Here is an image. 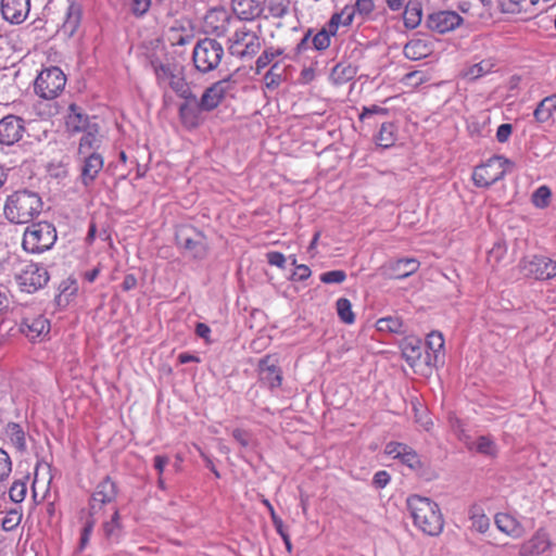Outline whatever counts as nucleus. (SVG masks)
Wrapping results in <instances>:
<instances>
[{"label":"nucleus","mask_w":556,"mask_h":556,"mask_svg":"<svg viewBox=\"0 0 556 556\" xmlns=\"http://www.w3.org/2000/svg\"><path fill=\"white\" fill-rule=\"evenodd\" d=\"M427 346L433 353L434 362L438 361L444 348V338L441 332L432 331L427 339Z\"/></svg>","instance_id":"obj_44"},{"label":"nucleus","mask_w":556,"mask_h":556,"mask_svg":"<svg viewBox=\"0 0 556 556\" xmlns=\"http://www.w3.org/2000/svg\"><path fill=\"white\" fill-rule=\"evenodd\" d=\"M137 286V278L134 274H128L124 277V280L122 282V289L124 291H129Z\"/></svg>","instance_id":"obj_62"},{"label":"nucleus","mask_w":556,"mask_h":556,"mask_svg":"<svg viewBox=\"0 0 556 556\" xmlns=\"http://www.w3.org/2000/svg\"><path fill=\"white\" fill-rule=\"evenodd\" d=\"M22 521V513L11 509L2 519L1 527L4 531H13Z\"/></svg>","instance_id":"obj_46"},{"label":"nucleus","mask_w":556,"mask_h":556,"mask_svg":"<svg viewBox=\"0 0 556 556\" xmlns=\"http://www.w3.org/2000/svg\"><path fill=\"white\" fill-rule=\"evenodd\" d=\"M330 45L331 38L329 37V34H327L326 30L320 29L312 38V47L316 51H325L330 47Z\"/></svg>","instance_id":"obj_49"},{"label":"nucleus","mask_w":556,"mask_h":556,"mask_svg":"<svg viewBox=\"0 0 556 556\" xmlns=\"http://www.w3.org/2000/svg\"><path fill=\"white\" fill-rule=\"evenodd\" d=\"M185 101L179 105L178 116L182 126L189 130L200 127L205 121L206 109L201 106L198 97L190 90V94L180 96Z\"/></svg>","instance_id":"obj_12"},{"label":"nucleus","mask_w":556,"mask_h":556,"mask_svg":"<svg viewBox=\"0 0 556 556\" xmlns=\"http://www.w3.org/2000/svg\"><path fill=\"white\" fill-rule=\"evenodd\" d=\"M384 452L387 455L394 459H399L403 465L413 470H417L422 467L419 455L407 444L401 442H389L386 445Z\"/></svg>","instance_id":"obj_17"},{"label":"nucleus","mask_w":556,"mask_h":556,"mask_svg":"<svg viewBox=\"0 0 556 556\" xmlns=\"http://www.w3.org/2000/svg\"><path fill=\"white\" fill-rule=\"evenodd\" d=\"M473 448L476 452L486 456H495L497 451L494 440L489 435L479 437Z\"/></svg>","instance_id":"obj_41"},{"label":"nucleus","mask_w":556,"mask_h":556,"mask_svg":"<svg viewBox=\"0 0 556 556\" xmlns=\"http://www.w3.org/2000/svg\"><path fill=\"white\" fill-rule=\"evenodd\" d=\"M552 193L548 187L541 186L532 194V203L540 208L547 206Z\"/></svg>","instance_id":"obj_47"},{"label":"nucleus","mask_w":556,"mask_h":556,"mask_svg":"<svg viewBox=\"0 0 556 556\" xmlns=\"http://www.w3.org/2000/svg\"><path fill=\"white\" fill-rule=\"evenodd\" d=\"M117 495V488L115 483L111 480L110 477H105L101 482L96 486L94 492L91 495L89 501V514L91 517L100 514L105 507H109L111 510L112 506H115L113 503Z\"/></svg>","instance_id":"obj_13"},{"label":"nucleus","mask_w":556,"mask_h":556,"mask_svg":"<svg viewBox=\"0 0 556 556\" xmlns=\"http://www.w3.org/2000/svg\"><path fill=\"white\" fill-rule=\"evenodd\" d=\"M65 125L67 130L72 134L81 131L85 132L91 128L97 127L96 124L89 123L88 115L85 114L83 110L75 103H72L68 106V114L66 116Z\"/></svg>","instance_id":"obj_23"},{"label":"nucleus","mask_w":556,"mask_h":556,"mask_svg":"<svg viewBox=\"0 0 556 556\" xmlns=\"http://www.w3.org/2000/svg\"><path fill=\"white\" fill-rule=\"evenodd\" d=\"M402 355L405 361L414 366L422 355V342L418 338H406L401 344Z\"/></svg>","instance_id":"obj_31"},{"label":"nucleus","mask_w":556,"mask_h":556,"mask_svg":"<svg viewBox=\"0 0 556 556\" xmlns=\"http://www.w3.org/2000/svg\"><path fill=\"white\" fill-rule=\"evenodd\" d=\"M519 269L526 278L549 280L556 277V261L545 255L526 256L520 260Z\"/></svg>","instance_id":"obj_9"},{"label":"nucleus","mask_w":556,"mask_h":556,"mask_svg":"<svg viewBox=\"0 0 556 556\" xmlns=\"http://www.w3.org/2000/svg\"><path fill=\"white\" fill-rule=\"evenodd\" d=\"M420 266L417 258L404 257L391 260L382 266L383 274L391 279H405L415 274Z\"/></svg>","instance_id":"obj_18"},{"label":"nucleus","mask_w":556,"mask_h":556,"mask_svg":"<svg viewBox=\"0 0 556 556\" xmlns=\"http://www.w3.org/2000/svg\"><path fill=\"white\" fill-rule=\"evenodd\" d=\"M351 7L355 9V13L367 16L374 11L375 3L374 0H356L355 4Z\"/></svg>","instance_id":"obj_57"},{"label":"nucleus","mask_w":556,"mask_h":556,"mask_svg":"<svg viewBox=\"0 0 556 556\" xmlns=\"http://www.w3.org/2000/svg\"><path fill=\"white\" fill-rule=\"evenodd\" d=\"M290 0H266L265 10L274 18H282L289 13Z\"/></svg>","instance_id":"obj_38"},{"label":"nucleus","mask_w":556,"mask_h":556,"mask_svg":"<svg viewBox=\"0 0 556 556\" xmlns=\"http://www.w3.org/2000/svg\"><path fill=\"white\" fill-rule=\"evenodd\" d=\"M229 52L241 60L254 58L261 49L260 36L245 26L239 27L229 38Z\"/></svg>","instance_id":"obj_7"},{"label":"nucleus","mask_w":556,"mask_h":556,"mask_svg":"<svg viewBox=\"0 0 556 556\" xmlns=\"http://www.w3.org/2000/svg\"><path fill=\"white\" fill-rule=\"evenodd\" d=\"M513 132V126L510 124H502L496 130V139L498 142H506Z\"/></svg>","instance_id":"obj_61"},{"label":"nucleus","mask_w":556,"mask_h":556,"mask_svg":"<svg viewBox=\"0 0 556 556\" xmlns=\"http://www.w3.org/2000/svg\"><path fill=\"white\" fill-rule=\"evenodd\" d=\"M66 85V76L58 66L42 70L35 80V92L42 99L56 98Z\"/></svg>","instance_id":"obj_8"},{"label":"nucleus","mask_w":556,"mask_h":556,"mask_svg":"<svg viewBox=\"0 0 556 556\" xmlns=\"http://www.w3.org/2000/svg\"><path fill=\"white\" fill-rule=\"evenodd\" d=\"M396 140L395 126L393 123H383L376 137L377 143L382 148H389Z\"/></svg>","instance_id":"obj_37"},{"label":"nucleus","mask_w":556,"mask_h":556,"mask_svg":"<svg viewBox=\"0 0 556 556\" xmlns=\"http://www.w3.org/2000/svg\"><path fill=\"white\" fill-rule=\"evenodd\" d=\"M141 49L147 61L146 68L153 73L159 88L170 89L178 97L190 94L191 87L186 79L184 67L173 62L165 42L160 37L144 43Z\"/></svg>","instance_id":"obj_1"},{"label":"nucleus","mask_w":556,"mask_h":556,"mask_svg":"<svg viewBox=\"0 0 556 556\" xmlns=\"http://www.w3.org/2000/svg\"><path fill=\"white\" fill-rule=\"evenodd\" d=\"M422 20L421 4L417 1H409L404 9L403 21L406 28H416Z\"/></svg>","instance_id":"obj_34"},{"label":"nucleus","mask_w":556,"mask_h":556,"mask_svg":"<svg viewBox=\"0 0 556 556\" xmlns=\"http://www.w3.org/2000/svg\"><path fill=\"white\" fill-rule=\"evenodd\" d=\"M432 52L431 43L425 39L415 38L410 39L403 49L404 55L413 61H418L427 58Z\"/></svg>","instance_id":"obj_29"},{"label":"nucleus","mask_w":556,"mask_h":556,"mask_svg":"<svg viewBox=\"0 0 556 556\" xmlns=\"http://www.w3.org/2000/svg\"><path fill=\"white\" fill-rule=\"evenodd\" d=\"M83 16L81 5L75 1L68 0V5L65 12V18L62 25V31L73 37L78 30Z\"/></svg>","instance_id":"obj_25"},{"label":"nucleus","mask_w":556,"mask_h":556,"mask_svg":"<svg viewBox=\"0 0 556 556\" xmlns=\"http://www.w3.org/2000/svg\"><path fill=\"white\" fill-rule=\"evenodd\" d=\"M232 437L236 441H238L242 446H248L249 445V440L247 438V432L242 429H235L232 431Z\"/></svg>","instance_id":"obj_64"},{"label":"nucleus","mask_w":556,"mask_h":556,"mask_svg":"<svg viewBox=\"0 0 556 556\" xmlns=\"http://www.w3.org/2000/svg\"><path fill=\"white\" fill-rule=\"evenodd\" d=\"M42 206L43 202L37 192L23 189L8 195L3 213L12 224H27L41 213Z\"/></svg>","instance_id":"obj_3"},{"label":"nucleus","mask_w":556,"mask_h":556,"mask_svg":"<svg viewBox=\"0 0 556 556\" xmlns=\"http://www.w3.org/2000/svg\"><path fill=\"white\" fill-rule=\"evenodd\" d=\"M205 26L207 31H211L217 36H222L226 33L227 29V17L224 12L219 11H211L205 16Z\"/></svg>","instance_id":"obj_35"},{"label":"nucleus","mask_w":556,"mask_h":556,"mask_svg":"<svg viewBox=\"0 0 556 556\" xmlns=\"http://www.w3.org/2000/svg\"><path fill=\"white\" fill-rule=\"evenodd\" d=\"M109 520L103 521V535L110 543H117L123 535V526L119 520V513L116 506L111 507Z\"/></svg>","instance_id":"obj_28"},{"label":"nucleus","mask_w":556,"mask_h":556,"mask_svg":"<svg viewBox=\"0 0 556 556\" xmlns=\"http://www.w3.org/2000/svg\"><path fill=\"white\" fill-rule=\"evenodd\" d=\"M320 281L327 285L342 283L346 279V273L342 269H336L323 273L320 275Z\"/></svg>","instance_id":"obj_51"},{"label":"nucleus","mask_w":556,"mask_h":556,"mask_svg":"<svg viewBox=\"0 0 556 556\" xmlns=\"http://www.w3.org/2000/svg\"><path fill=\"white\" fill-rule=\"evenodd\" d=\"M552 546L547 531L540 528L535 533L519 546V556H539Z\"/></svg>","instance_id":"obj_21"},{"label":"nucleus","mask_w":556,"mask_h":556,"mask_svg":"<svg viewBox=\"0 0 556 556\" xmlns=\"http://www.w3.org/2000/svg\"><path fill=\"white\" fill-rule=\"evenodd\" d=\"M25 131L24 121L15 115H7L0 119V143L13 146L18 142Z\"/></svg>","instance_id":"obj_16"},{"label":"nucleus","mask_w":556,"mask_h":556,"mask_svg":"<svg viewBox=\"0 0 556 556\" xmlns=\"http://www.w3.org/2000/svg\"><path fill=\"white\" fill-rule=\"evenodd\" d=\"M376 114L377 115H388L389 110L387 108H382V106L372 104L370 106H364L358 117L361 121H364V119L369 118Z\"/></svg>","instance_id":"obj_55"},{"label":"nucleus","mask_w":556,"mask_h":556,"mask_svg":"<svg viewBox=\"0 0 556 556\" xmlns=\"http://www.w3.org/2000/svg\"><path fill=\"white\" fill-rule=\"evenodd\" d=\"M12 471V460L10 455L0 448V482L5 481Z\"/></svg>","instance_id":"obj_52"},{"label":"nucleus","mask_w":556,"mask_h":556,"mask_svg":"<svg viewBox=\"0 0 556 556\" xmlns=\"http://www.w3.org/2000/svg\"><path fill=\"white\" fill-rule=\"evenodd\" d=\"M20 330L30 340H36L49 333L50 321L43 315L24 316L20 324Z\"/></svg>","instance_id":"obj_22"},{"label":"nucleus","mask_w":556,"mask_h":556,"mask_svg":"<svg viewBox=\"0 0 556 556\" xmlns=\"http://www.w3.org/2000/svg\"><path fill=\"white\" fill-rule=\"evenodd\" d=\"M278 68H279V63L276 62L271 65L269 71L264 75L265 85L268 89H276L282 81L281 74L277 73Z\"/></svg>","instance_id":"obj_48"},{"label":"nucleus","mask_w":556,"mask_h":556,"mask_svg":"<svg viewBox=\"0 0 556 556\" xmlns=\"http://www.w3.org/2000/svg\"><path fill=\"white\" fill-rule=\"evenodd\" d=\"M224 54V47L219 41L213 38H203L193 47L192 61L195 70L205 74L218 67Z\"/></svg>","instance_id":"obj_4"},{"label":"nucleus","mask_w":556,"mask_h":556,"mask_svg":"<svg viewBox=\"0 0 556 556\" xmlns=\"http://www.w3.org/2000/svg\"><path fill=\"white\" fill-rule=\"evenodd\" d=\"M231 8L233 13L242 21H252L263 11L257 0H231Z\"/></svg>","instance_id":"obj_26"},{"label":"nucleus","mask_w":556,"mask_h":556,"mask_svg":"<svg viewBox=\"0 0 556 556\" xmlns=\"http://www.w3.org/2000/svg\"><path fill=\"white\" fill-rule=\"evenodd\" d=\"M406 504L414 525L425 534L437 536L443 531V516L435 502L415 494L407 498Z\"/></svg>","instance_id":"obj_2"},{"label":"nucleus","mask_w":556,"mask_h":556,"mask_svg":"<svg viewBox=\"0 0 556 556\" xmlns=\"http://www.w3.org/2000/svg\"><path fill=\"white\" fill-rule=\"evenodd\" d=\"M513 167L514 163L507 157L503 155H494L485 163L473 169V184L479 188H489L493 184L503 179L506 173Z\"/></svg>","instance_id":"obj_6"},{"label":"nucleus","mask_w":556,"mask_h":556,"mask_svg":"<svg viewBox=\"0 0 556 556\" xmlns=\"http://www.w3.org/2000/svg\"><path fill=\"white\" fill-rule=\"evenodd\" d=\"M337 313L340 320L346 325L355 321V314L352 311L351 301L346 298H339L336 302Z\"/></svg>","instance_id":"obj_39"},{"label":"nucleus","mask_w":556,"mask_h":556,"mask_svg":"<svg viewBox=\"0 0 556 556\" xmlns=\"http://www.w3.org/2000/svg\"><path fill=\"white\" fill-rule=\"evenodd\" d=\"M102 140L98 136V128H91L84 132L79 140L78 156L89 155L99 152Z\"/></svg>","instance_id":"obj_30"},{"label":"nucleus","mask_w":556,"mask_h":556,"mask_svg":"<svg viewBox=\"0 0 556 556\" xmlns=\"http://www.w3.org/2000/svg\"><path fill=\"white\" fill-rule=\"evenodd\" d=\"M355 9L350 5H345L340 12L331 15V17L334 21L337 20V23L342 26H350L353 23Z\"/></svg>","instance_id":"obj_50"},{"label":"nucleus","mask_w":556,"mask_h":556,"mask_svg":"<svg viewBox=\"0 0 556 556\" xmlns=\"http://www.w3.org/2000/svg\"><path fill=\"white\" fill-rule=\"evenodd\" d=\"M270 356L266 355L258 362L260 380L269 389H277L281 386V370L275 365L269 364Z\"/></svg>","instance_id":"obj_24"},{"label":"nucleus","mask_w":556,"mask_h":556,"mask_svg":"<svg viewBox=\"0 0 556 556\" xmlns=\"http://www.w3.org/2000/svg\"><path fill=\"white\" fill-rule=\"evenodd\" d=\"M5 434L17 451L24 452L26 450L25 431L20 424L9 422L5 427Z\"/></svg>","instance_id":"obj_36"},{"label":"nucleus","mask_w":556,"mask_h":556,"mask_svg":"<svg viewBox=\"0 0 556 556\" xmlns=\"http://www.w3.org/2000/svg\"><path fill=\"white\" fill-rule=\"evenodd\" d=\"M1 13L5 21L18 25L23 23L30 10V0H1Z\"/></svg>","instance_id":"obj_20"},{"label":"nucleus","mask_w":556,"mask_h":556,"mask_svg":"<svg viewBox=\"0 0 556 556\" xmlns=\"http://www.w3.org/2000/svg\"><path fill=\"white\" fill-rule=\"evenodd\" d=\"M28 477H25L24 479L15 480L10 490H9V496L10 500L16 504L22 503L25 500L26 493H27V485L26 480Z\"/></svg>","instance_id":"obj_43"},{"label":"nucleus","mask_w":556,"mask_h":556,"mask_svg":"<svg viewBox=\"0 0 556 556\" xmlns=\"http://www.w3.org/2000/svg\"><path fill=\"white\" fill-rule=\"evenodd\" d=\"M231 76L223 78L207 87L199 99L201 106L207 112L215 110L235 89Z\"/></svg>","instance_id":"obj_14"},{"label":"nucleus","mask_w":556,"mask_h":556,"mask_svg":"<svg viewBox=\"0 0 556 556\" xmlns=\"http://www.w3.org/2000/svg\"><path fill=\"white\" fill-rule=\"evenodd\" d=\"M285 50L282 48H266L261 55L256 59L255 67L256 72L260 73L268 64H270L276 58L282 55Z\"/></svg>","instance_id":"obj_40"},{"label":"nucleus","mask_w":556,"mask_h":556,"mask_svg":"<svg viewBox=\"0 0 556 556\" xmlns=\"http://www.w3.org/2000/svg\"><path fill=\"white\" fill-rule=\"evenodd\" d=\"M15 279L22 291L34 293L43 288L50 279L47 268L37 263H25Z\"/></svg>","instance_id":"obj_10"},{"label":"nucleus","mask_w":556,"mask_h":556,"mask_svg":"<svg viewBox=\"0 0 556 556\" xmlns=\"http://www.w3.org/2000/svg\"><path fill=\"white\" fill-rule=\"evenodd\" d=\"M176 243L195 260H203L207 254V247L202 232L193 227L184 226L176 231Z\"/></svg>","instance_id":"obj_11"},{"label":"nucleus","mask_w":556,"mask_h":556,"mask_svg":"<svg viewBox=\"0 0 556 556\" xmlns=\"http://www.w3.org/2000/svg\"><path fill=\"white\" fill-rule=\"evenodd\" d=\"M56 238V230L52 224L39 222L26 228L22 245L27 252L42 253L53 247Z\"/></svg>","instance_id":"obj_5"},{"label":"nucleus","mask_w":556,"mask_h":556,"mask_svg":"<svg viewBox=\"0 0 556 556\" xmlns=\"http://www.w3.org/2000/svg\"><path fill=\"white\" fill-rule=\"evenodd\" d=\"M357 74V67L348 62L334 65L330 73V80L334 85H343L352 80Z\"/></svg>","instance_id":"obj_32"},{"label":"nucleus","mask_w":556,"mask_h":556,"mask_svg":"<svg viewBox=\"0 0 556 556\" xmlns=\"http://www.w3.org/2000/svg\"><path fill=\"white\" fill-rule=\"evenodd\" d=\"M403 324L399 317L388 316L378 319L377 329L380 331H389L392 333H400L402 331Z\"/></svg>","instance_id":"obj_42"},{"label":"nucleus","mask_w":556,"mask_h":556,"mask_svg":"<svg viewBox=\"0 0 556 556\" xmlns=\"http://www.w3.org/2000/svg\"><path fill=\"white\" fill-rule=\"evenodd\" d=\"M495 525L501 532L516 539L522 536L525 533L521 523L514 516L506 513L495 515Z\"/></svg>","instance_id":"obj_27"},{"label":"nucleus","mask_w":556,"mask_h":556,"mask_svg":"<svg viewBox=\"0 0 556 556\" xmlns=\"http://www.w3.org/2000/svg\"><path fill=\"white\" fill-rule=\"evenodd\" d=\"M339 26L340 25L337 23V20L334 21L332 17H330L321 30H326L327 34H329V37L332 38L337 35Z\"/></svg>","instance_id":"obj_63"},{"label":"nucleus","mask_w":556,"mask_h":556,"mask_svg":"<svg viewBox=\"0 0 556 556\" xmlns=\"http://www.w3.org/2000/svg\"><path fill=\"white\" fill-rule=\"evenodd\" d=\"M463 17L455 11H437L426 18V26L431 31L446 34L463 23Z\"/></svg>","instance_id":"obj_15"},{"label":"nucleus","mask_w":556,"mask_h":556,"mask_svg":"<svg viewBox=\"0 0 556 556\" xmlns=\"http://www.w3.org/2000/svg\"><path fill=\"white\" fill-rule=\"evenodd\" d=\"M168 463H169V458L167 456H165V455H156L154 457L153 466H154L155 470L159 473L157 483H159V486L161 489H164V480L162 479V473H163L164 468L167 466Z\"/></svg>","instance_id":"obj_56"},{"label":"nucleus","mask_w":556,"mask_h":556,"mask_svg":"<svg viewBox=\"0 0 556 556\" xmlns=\"http://www.w3.org/2000/svg\"><path fill=\"white\" fill-rule=\"evenodd\" d=\"M266 258L268 264H270L271 266H276L281 269L285 268L286 257L281 252L270 251L266 254Z\"/></svg>","instance_id":"obj_59"},{"label":"nucleus","mask_w":556,"mask_h":556,"mask_svg":"<svg viewBox=\"0 0 556 556\" xmlns=\"http://www.w3.org/2000/svg\"><path fill=\"white\" fill-rule=\"evenodd\" d=\"M390 480H391V476L388 471L379 470L374 475L372 485L376 489H383L389 484Z\"/></svg>","instance_id":"obj_58"},{"label":"nucleus","mask_w":556,"mask_h":556,"mask_svg":"<svg viewBox=\"0 0 556 556\" xmlns=\"http://www.w3.org/2000/svg\"><path fill=\"white\" fill-rule=\"evenodd\" d=\"M80 163V180L85 187H89L102 170L104 161L100 152H92V154L78 156Z\"/></svg>","instance_id":"obj_19"},{"label":"nucleus","mask_w":556,"mask_h":556,"mask_svg":"<svg viewBox=\"0 0 556 556\" xmlns=\"http://www.w3.org/2000/svg\"><path fill=\"white\" fill-rule=\"evenodd\" d=\"M492 67L493 63L491 61L483 60L479 63L471 65L466 72V77H468L469 79H478L483 75L490 73L492 71Z\"/></svg>","instance_id":"obj_45"},{"label":"nucleus","mask_w":556,"mask_h":556,"mask_svg":"<svg viewBox=\"0 0 556 556\" xmlns=\"http://www.w3.org/2000/svg\"><path fill=\"white\" fill-rule=\"evenodd\" d=\"M262 503L263 505L267 508L269 515H270V518H271V521H273V525L275 527V530L277 531V533H280L282 531H285V526H283V521L282 519L276 514L275 509H274V506L270 504V502L267 500V498H263L262 500Z\"/></svg>","instance_id":"obj_54"},{"label":"nucleus","mask_w":556,"mask_h":556,"mask_svg":"<svg viewBox=\"0 0 556 556\" xmlns=\"http://www.w3.org/2000/svg\"><path fill=\"white\" fill-rule=\"evenodd\" d=\"M312 275L311 268L307 265H296L295 270L292 274V279L295 281H304Z\"/></svg>","instance_id":"obj_60"},{"label":"nucleus","mask_w":556,"mask_h":556,"mask_svg":"<svg viewBox=\"0 0 556 556\" xmlns=\"http://www.w3.org/2000/svg\"><path fill=\"white\" fill-rule=\"evenodd\" d=\"M554 111H556V93L541 100L533 112V116L536 122L545 123L551 119Z\"/></svg>","instance_id":"obj_33"},{"label":"nucleus","mask_w":556,"mask_h":556,"mask_svg":"<svg viewBox=\"0 0 556 556\" xmlns=\"http://www.w3.org/2000/svg\"><path fill=\"white\" fill-rule=\"evenodd\" d=\"M472 528L480 533L486 532L490 527V519L484 514H471Z\"/></svg>","instance_id":"obj_53"}]
</instances>
